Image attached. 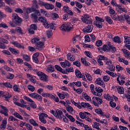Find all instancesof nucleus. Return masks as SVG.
<instances>
[{
    "instance_id": "nucleus-1",
    "label": "nucleus",
    "mask_w": 130,
    "mask_h": 130,
    "mask_svg": "<svg viewBox=\"0 0 130 130\" xmlns=\"http://www.w3.org/2000/svg\"><path fill=\"white\" fill-rule=\"evenodd\" d=\"M98 50H103V51H107V52H109V51H111L112 53H114L115 51H116V49L115 48V47L113 46V45H111V44L110 43L104 45L102 48H98Z\"/></svg>"
},
{
    "instance_id": "nucleus-2",
    "label": "nucleus",
    "mask_w": 130,
    "mask_h": 130,
    "mask_svg": "<svg viewBox=\"0 0 130 130\" xmlns=\"http://www.w3.org/2000/svg\"><path fill=\"white\" fill-rule=\"evenodd\" d=\"M95 19L96 21L93 22V25L94 26H96L98 28L102 29V28L103 27V23H102L105 21V19L99 16H95Z\"/></svg>"
},
{
    "instance_id": "nucleus-3",
    "label": "nucleus",
    "mask_w": 130,
    "mask_h": 130,
    "mask_svg": "<svg viewBox=\"0 0 130 130\" xmlns=\"http://www.w3.org/2000/svg\"><path fill=\"white\" fill-rule=\"evenodd\" d=\"M35 73H36V74L38 77H40L41 81H43L44 82H48V76L46 75L44 73L38 71V70H34Z\"/></svg>"
},
{
    "instance_id": "nucleus-4",
    "label": "nucleus",
    "mask_w": 130,
    "mask_h": 130,
    "mask_svg": "<svg viewBox=\"0 0 130 130\" xmlns=\"http://www.w3.org/2000/svg\"><path fill=\"white\" fill-rule=\"evenodd\" d=\"M73 25L71 23H65L63 24L60 27V29L62 31L66 32H70L73 29Z\"/></svg>"
},
{
    "instance_id": "nucleus-5",
    "label": "nucleus",
    "mask_w": 130,
    "mask_h": 130,
    "mask_svg": "<svg viewBox=\"0 0 130 130\" xmlns=\"http://www.w3.org/2000/svg\"><path fill=\"white\" fill-rule=\"evenodd\" d=\"M104 97L105 99H106V100H108L110 102V106L111 107H112V108H114L116 107V103L113 102V97L110 96L109 94H105L104 95Z\"/></svg>"
},
{
    "instance_id": "nucleus-6",
    "label": "nucleus",
    "mask_w": 130,
    "mask_h": 130,
    "mask_svg": "<svg viewBox=\"0 0 130 130\" xmlns=\"http://www.w3.org/2000/svg\"><path fill=\"white\" fill-rule=\"evenodd\" d=\"M92 99L93 101H92L91 103H92V104H93V105L96 107H99V105H101V104H102L103 103L102 99H100V98L93 96ZM94 100H95V101Z\"/></svg>"
},
{
    "instance_id": "nucleus-7",
    "label": "nucleus",
    "mask_w": 130,
    "mask_h": 130,
    "mask_svg": "<svg viewBox=\"0 0 130 130\" xmlns=\"http://www.w3.org/2000/svg\"><path fill=\"white\" fill-rule=\"evenodd\" d=\"M90 18L91 16H90V15L85 14L82 16L81 20L84 23H86L87 24H91L92 23V19Z\"/></svg>"
},
{
    "instance_id": "nucleus-8",
    "label": "nucleus",
    "mask_w": 130,
    "mask_h": 130,
    "mask_svg": "<svg viewBox=\"0 0 130 130\" xmlns=\"http://www.w3.org/2000/svg\"><path fill=\"white\" fill-rule=\"evenodd\" d=\"M13 22L16 24V25H18V26H20L21 25V23H22V18L21 17H19L18 14H14L12 16Z\"/></svg>"
},
{
    "instance_id": "nucleus-9",
    "label": "nucleus",
    "mask_w": 130,
    "mask_h": 130,
    "mask_svg": "<svg viewBox=\"0 0 130 130\" xmlns=\"http://www.w3.org/2000/svg\"><path fill=\"white\" fill-rule=\"evenodd\" d=\"M93 25H88L83 29L82 31L84 33H91L93 31Z\"/></svg>"
},
{
    "instance_id": "nucleus-10",
    "label": "nucleus",
    "mask_w": 130,
    "mask_h": 130,
    "mask_svg": "<svg viewBox=\"0 0 130 130\" xmlns=\"http://www.w3.org/2000/svg\"><path fill=\"white\" fill-rule=\"evenodd\" d=\"M62 11L65 12V13H67V14H68L70 16H74V12L70 10V7L68 6H63Z\"/></svg>"
},
{
    "instance_id": "nucleus-11",
    "label": "nucleus",
    "mask_w": 130,
    "mask_h": 130,
    "mask_svg": "<svg viewBox=\"0 0 130 130\" xmlns=\"http://www.w3.org/2000/svg\"><path fill=\"white\" fill-rule=\"evenodd\" d=\"M62 114H63V113L62 112L61 110L59 109H56V114H55V117L59 118V119L61 120V119H62Z\"/></svg>"
},
{
    "instance_id": "nucleus-12",
    "label": "nucleus",
    "mask_w": 130,
    "mask_h": 130,
    "mask_svg": "<svg viewBox=\"0 0 130 130\" xmlns=\"http://www.w3.org/2000/svg\"><path fill=\"white\" fill-rule=\"evenodd\" d=\"M0 109L2 110V114H4L5 116H9V114H8V112H9V109H8L7 107L3 105H0Z\"/></svg>"
},
{
    "instance_id": "nucleus-13",
    "label": "nucleus",
    "mask_w": 130,
    "mask_h": 130,
    "mask_svg": "<svg viewBox=\"0 0 130 130\" xmlns=\"http://www.w3.org/2000/svg\"><path fill=\"white\" fill-rule=\"evenodd\" d=\"M117 8H118V9L117 10V13H119V14H121L122 13H127V12L126 8H122L121 5H117Z\"/></svg>"
},
{
    "instance_id": "nucleus-14",
    "label": "nucleus",
    "mask_w": 130,
    "mask_h": 130,
    "mask_svg": "<svg viewBox=\"0 0 130 130\" xmlns=\"http://www.w3.org/2000/svg\"><path fill=\"white\" fill-rule=\"evenodd\" d=\"M34 13H35L31 14V18L34 19V20H37V19H38V17H37V16H41V14L40 13V11H39L37 9H35Z\"/></svg>"
},
{
    "instance_id": "nucleus-15",
    "label": "nucleus",
    "mask_w": 130,
    "mask_h": 130,
    "mask_svg": "<svg viewBox=\"0 0 130 130\" xmlns=\"http://www.w3.org/2000/svg\"><path fill=\"white\" fill-rule=\"evenodd\" d=\"M43 46H44V43L41 41L38 42L35 45L36 49H38V50H42L43 49Z\"/></svg>"
},
{
    "instance_id": "nucleus-16",
    "label": "nucleus",
    "mask_w": 130,
    "mask_h": 130,
    "mask_svg": "<svg viewBox=\"0 0 130 130\" xmlns=\"http://www.w3.org/2000/svg\"><path fill=\"white\" fill-rule=\"evenodd\" d=\"M79 115H80V118H81L82 119H85L87 115H88L89 117H91V114L87 112H81L80 113H79Z\"/></svg>"
},
{
    "instance_id": "nucleus-17",
    "label": "nucleus",
    "mask_w": 130,
    "mask_h": 130,
    "mask_svg": "<svg viewBox=\"0 0 130 130\" xmlns=\"http://www.w3.org/2000/svg\"><path fill=\"white\" fill-rule=\"evenodd\" d=\"M61 66L62 68H67V67H68V68H70L71 67V62L69 61L68 60H65L64 62H60Z\"/></svg>"
},
{
    "instance_id": "nucleus-18",
    "label": "nucleus",
    "mask_w": 130,
    "mask_h": 130,
    "mask_svg": "<svg viewBox=\"0 0 130 130\" xmlns=\"http://www.w3.org/2000/svg\"><path fill=\"white\" fill-rule=\"evenodd\" d=\"M11 43L15 46V47H17V48H22L24 49L25 47L24 46L21 45L20 43H19L17 41H13Z\"/></svg>"
},
{
    "instance_id": "nucleus-19",
    "label": "nucleus",
    "mask_w": 130,
    "mask_h": 130,
    "mask_svg": "<svg viewBox=\"0 0 130 130\" xmlns=\"http://www.w3.org/2000/svg\"><path fill=\"white\" fill-rule=\"evenodd\" d=\"M9 50L10 51L12 54H14V55H18V54H20V51L14 48L9 47Z\"/></svg>"
},
{
    "instance_id": "nucleus-20",
    "label": "nucleus",
    "mask_w": 130,
    "mask_h": 130,
    "mask_svg": "<svg viewBox=\"0 0 130 130\" xmlns=\"http://www.w3.org/2000/svg\"><path fill=\"white\" fill-rule=\"evenodd\" d=\"M75 73L76 77L78 78V79H82V78L84 77V73L82 74V73H81V71H80L78 69L75 70Z\"/></svg>"
},
{
    "instance_id": "nucleus-21",
    "label": "nucleus",
    "mask_w": 130,
    "mask_h": 130,
    "mask_svg": "<svg viewBox=\"0 0 130 130\" xmlns=\"http://www.w3.org/2000/svg\"><path fill=\"white\" fill-rule=\"evenodd\" d=\"M11 97H12V94H10L9 92H4L3 95V98H4L5 100L8 102L10 101V98H11Z\"/></svg>"
},
{
    "instance_id": "nucleus-22",
    "label": "nucleus",
    "mask_w": 130,
    "mask_h": 130,
    "mask_svg": "<svg viewBox=\"0 0 130 130\" xmlns=\"http://www.w3.org/2000/svg\"><path fill=\"white\" fill-rule=\"evenodd\" d=\"M54 67L55 68V69H56V71H57V72H60V73H62V74H67L64 70L62 69V68H61V67H60L59 65L56 64L54 66Z\"/></svg>"
},
{
    "instance_id": "nucleus-23",
    "label": "nucleus",
    "mask_w": 130,
    "mask_h": 130,
    "mask_svg": "<svg viewBox=\"0 0 130 130\" xmlns=\"http://www.w3.org/2000/svg\"><path fill=\"white\" fill-rule=\"evenodd\" d=\"M55 70L54 69V66L53 65H49L46 69V72L48 73H53Z\"/></svg>"
},
{
    "instance_id": "nucleus-24",
    "label": "nucleus",
    "mask_w": 130,
    "mask_h": 130,
    "mask_svg": "<svg viewBox=\"0 0 130 130\" xmlns=\"http://www.w3.org/2000/svg\"><path fill=\"white\" fill-rule=\"evenodd\" d=\"M44 7H45L46 10H53L54 9V6L53 5L48 3H45Z\"/></svg>"
},
{
    "instance_id": "nucleus-25",
    "label": "nucleus",
    "mask_w": 130,
    "mask_h": 130,
    "mask_svg": "<svg viewBox=\"0 0 130 130\" xmlns=\"http://www.w3.org/2000/svg\"><path fill=\"white\" fill-rule=\"evenodd\" d=\"M40 41V38L39 37H35L30 40L31 43H32V44H35V45H37V43H38V42Z\"/></svg>"
},
{
    "instance_id": "nucleus-26",
    "label": "nucleus",
    "mask_w": 130,
    "mask_h": 130,
    "mask_svg": "<svg viewBox=\"0 0 130 130\" xmlns=\"http://www.w3.org/2000/svg\"><path fill=\"white\" fill-rule=\"evenodd\" d=\"M71 102L73 105H75L76 107H77L79 108V109H82V106H81V103H77L75 102V101L73 99L71 100Z\"/></svg>"
},
{
    "instance_id": "nucleus-27",
    "label": "nucleus",
    "mask_w": 130,
    "mask_h": 130,
    "mask_svg": "<svg viewBox=\"0 0 130 130\" xmlns=\"http://www.w3.org/2000/svg\"><path fill=\"white\" fill-rule=\"evenodd\" d=\"M122 51L123 52V53H124L125 57H126L127 58H129L130 59L129 51L125 49H122Z\"/></svg>"
},
{
    "instance_id": "nucleus-28",
    "label": "nucleus",
    "mask_w": 130,
    "mask_h": 130,
    "mask_svg": "<svg viewBox=\"0 0 130 130\" xmlns=\"http://www.w3.org/2000/svg\"><path fill=\"white\" fill-rule=\"evenodd\" d=\"M106 22H107L109 25H112L113 24V20L111 19V17L108 16H106L105 17Z\"/></svg>"
},
{
    "instance_id": "nucleus-29",
    "label": "nucleus",
    "mask_w": 130,
    "mask_h": 130,
    "mask_svg": "<svg viewBox=\"0 0 130 130\" xmlns=\"http://www.w3.org/2000/svg\"><path fill=\"white\" fill-rule=\"evenodd\" d=\"M42 96H43V97H44L45 98H47L48 97V98H50V99H51V98L53 97V94L48 92L47 93L43 92L42 93Z\"/></svg>"
},
{
    "instance_id": "nucleus-30",
    "label": "nucleus",
    "mask_w": 130,
    "mask_h": 130,
    "mask_svg": "<svg viewBox=\"0 0 130 130\" xmlns=\"http://www.w3.org/2000/svg\"><path fill=\"white\" fill-rule=\"evenodd\" d=\"M32 7L34 8V9H35V10H38L39 9V6H38V2L37 0H33L32 2Z\"/></svg>"
},
{
    "instance_id": "nucleus-31",
    "label": "nucleus",
    "mask_w": 130,
    "mask_h": 130,
    "mask_svg": "<svg viewBox=\"0 0 130 130\" xmlns=\"http://www.w3.org/2000/svg\"><path fill=\"white\" fill-rule=\"evenodd\" d=\"M113 41L115 43H118V44H120V43H121L120 38H119L118 36L114 37L113 39Z\"/></svg>"
},
{
    "instance_id": "nucleus-32",
    "label": "nucleus",
    "mask_w": 130,
    "mask_h": 130,
    "mask_svg": "<svg viewBox=\"0 0 130 130\" xmlns=\"http://www.w3.org/2000/svg\"><path fill=\"white\" fill-rule=\"evenodd\" d=\"M65 115L67 116V117H68V118H69V119H70L71 121H72V122H75V121H76V119L74 118V117H73V116L69 115V113H66Z\"/></svg>"
},
{
    "instance_id": "nucleus-33",
    "label": "nucleus",
    "mask_w": 130,
    "mask_h": 130,
    "mask_svg": "<svg viewBox=\"0 0 130 130\" xmlns=\"http://www.w3.org/2000/svg\"><path fill=\"white\" fill-rule=\"evenodd\" d=\"M2 85L5 86L6 88H10V89L13 88V85L10 82H3Z\"/></svg>"
},
{
    "instance_id": "nucleus-34",
    "label": "nucleus",
    "mask_w": 130,
    "mask_h": 130,
    "mask_svg": "<svg viewBox=\"0 0 130 130\" xmlns=\"http://www.w3.org/2000/svg\"><path fill=\"white\" fill-rule=\"evenodd\" d=\"M66 110H67V111H68L69 113H72V112L74 111V108H73V107L70 105H67V106H66Z\"/></svg>"
},
{
    "instance_id": "nucleus-35",
    "label": "nucleus",
    "mask_w": 130,
    "mask_h": 130,
    "mask_svg": "<svg viewBox=\"0 0 130 130\" xmlns=\"http://www.w3.org/2000/svg\"><path fill=\"white\" fill-rule=\"evenodd\" d=\"M117 91H118V93L120 94H123V93H124L123 87L122 86H118Z\"/></svg>"
},
{
    "instance_id": "nucleus-36",
    "label": "nucleus",
    "mask_w": 130,
    "mask_h": 130,
    "mask_svg": "<svg viewBox=\"0 0 130 130\" xmlns=\"http://www.w3.org/2000/svg\"><path fill=\"white\" fill-rule=\"evenodd\" d=\"M3 69H4V70H6V71H7V72H11V73H14V71L13 70V69L9 67L7 65L3 66Z\"/></svg>"
},
{
    "instance_id": "nucleus-37",
    "label": "nucleus",
    "mask_w": 130,
    "mask_h": 130,
    "mask_svg": "<svg viewBox=\"0 0 130 130\" xmlns=\"http://www.w3.org/2000/svg\"><path fill=\"white\" fill-rule=\"evenodd\" d=\"M35 11V8H33L32 6L31 7H28L26 9V13L27 14H30L31 13L34 12Z\"/></svg>"
},
{
    "instance_id": "nucleus-38",
    "label": "nucleus",
    "mask_w": 130,
    "mask_h": 130,
    "mask_svg": "<svg viewBox=\"0 0 130 130\" xmlns=\"http://www.w3.org/2000/svg\"><path fill=\"white\" fill-rule=\"evenodd\" d=\"M13 115L15 116V117H16V118L23 120V117L22 116H21V115H20V114H19V113L15 112L14 113Z\"/></svg>"
},
{
    "instance_id": "nucleus-39",
    "label": "nucleus",
    "mask_w": 130,
    "mask_h": 130,
    "mask_svg": "<svg viewBox=\"0 0 130 130\" xmlns=\"http://www.w3.org/2000/svg\"><path fill=\"white\" fill-rule=\"evenodd\" d=\"M123 17H124V20H125L126 22H127V23L130 25L129 16L127 14H124Z\"/></svg>"
},
{
    "instance_id": "nucleus-40",
    "label": "nucleus",
    "mask_w": 130,
    "mask_h": 130,
    "mask_svg": "<svg viewBox=\"0 0 130 130\" xmlns=\"http://www.w3.org/2000/svg\"><path fill=\"white\" fill-rule=\"evenodd\" d=\"M29 122L34 126H39V124L37 123L36 121L34 119H29Z\"/></svg>"
},
{
    "instance_id": "nucleus-41",
    "label": "nucleus",
    "mask_w": 130,
    "mask_h": 130,
    "mask_svg": "<svg viewBox=\"0 0 130 130\" xmlns=\"http://www.w3.org/2000/svg\"><path fill=\"white\" fill-rule=\"evenodd\" d=\"M95 113H97V114H100V115H103V113H104V112L102 111V110L101 108L96 109L95 110Z\"/></svg>"
},
{
    "instance_id": "nucleus-42",
    "label": "nucleus",
    "mask_w": 130,
    "mask_h": 130,
    "mask_svg": "<svg viewBox=\"0 0 130 130\" xmlns=\"http://www.w3.org/2000/svg\"><path fill=\"white\" fill-rule=\"evenodd\" d=\"M23 59L25 60V61H30V56L27 54H24L22 55Z\"/></svg>"
},
{
    "instance_id": "nucleus-43",
    "label": "nucleus",
    "mask_w": 130,
    "mask_h": 130,
    "mask_svg": "<svg viewBox=\"0 0 130 130\" xmlns=\"http://www.w3.org/2000/svg\"><path fill=\"white\" fill-rule=\"evenodd\" d=\"M73 89L74 91L77 92L78 94H82V92H83V88H78L76 89L75 87H73Z\"/></svg>"
},
{
    "instance_id": "nucleus-44",
    "label": "nucleus",
    "mask_w": 130,
    "mask_h": 130,
    "mask_svg": "<svg viewBox=\"0 0 130 130\" xmlns=\"http://www.w3.org/2000/svg\"><path fill=\"white\" fill-rule=\"evenodd\" d=\"M15 75L12 73H8V75L6 76V79L8 80H13Z\"/></svg>"
},
{
    "instance_id": "nucleus-45",
    "label": "nucleus",
    "mask_w": 130,
    "mask_h": 130,
    "mask_svg": "<svg viewBox=\"0 0 130 130\" xmlns=\"http://www.w3.org/2000/svg\"><path fill=\"white\" fill-rule=\"evenodd\" d=\"M108 7L109 8V12L110 15H115V11L113 9H112V7L111 6H108Z\"/></svg>"
},
{
    "instance_id": "nucleus-46",
    "label": "nucleus",
    "mask_w": 130,
    "mask_h": 130,
    "mask_svg": "<svg viewBox=\"0 0 130 130\" xmlns=\"http://www.w3.org/2000/svg\"><path fill=\"white\" fill-rule=\"evenodd\" d=\"M106 73L108 74L109 75V76H111V77H113V78H114L115 76H116V74H114V73L111 72L108 70L106 71Z\"/></svg>"
},
{
    "instance_id": "nucleus-47",
    "label": "nucleus",
    "mask_w": 130,
    "mask_h": 130,
    "mask_svg": "<svg viewBox=\"0 0 130 130\" xmlns=\"http://www.w3.org/2000/svg\"><path fill=\"white\" fill-rule=\"evenodd\" d=\"M124 43H126V44H129L130 43V37L127 36H124Z\"/></svg>"
},
{
    "instance_id": "nucleus-48",
    "label": "nucleus",
    "mask_w": 130,
    "mask_h": 130,
    "mask_svg": "<svg viewBox=\"0 0 130 130\" xmlns=\"http://www.w3.org/2000/svg\"><path fill=\"white\" fill-rule=\"evenodd\" d=\"M5 2L7 5L12 6V5H14V4H15V0H5Z\"/></svg>"
},
{
    "instance_id": "nucleus-49",
    "label": "nucleus",
    "mask_w": 130,
    "mask_h": 130,
    "mask_svg": "<svg viewBox=\"0 0 130 130\" xmlns=\"http://www.w3.org/2000/svg\"><path fill=\"white\" fill-rule=\"evenodd\" d=\"M29 105L33 109H36L37 108V105L35 103V102L33 101L32 103L29 104Z\"/></svg>"
},
{
    "instance_id": "nucleus-50",
    "label": "nucleus",
    "mask_w": 130,
    "mask_h": 130,
    "mask_svg": "<svg viewBox=\"0 0 130 130\" xmlns=\"http://www.w3.org/2000/svg\"><path fill=\"white\" fill-rule=\"evenodd\" d=\"M5 10L7 12V13H12V12H13V10L12 9V8H10L9 6H5Z\"/></svg>"
},
{
    "instance_id": "nucleus-51",
    "label": "nucleus",
    "mask_w": 130,
    "mask_h": 130,
    "mask_svg": "<svg viewBox=\"0 0 130 130\" xmlns=\"http://www.w3.org/2000/svg\"><path fill=\"white\" fill-rule=\"evenodd\" d=\"M13 90L15 92H17V93H20V88L18 87V85L15 84L13 86Z\"/></svg>"
},
{
    "instance_id": "nucleus-52",
    "label": "nucleus",
    "mask_w": 130,
    "mask_h": 130,
    "mask_svg": "<svg viewBox=\"0 0 130 130\" xmlns=\"http://www.w3.org/2000/svg\"><path fill=\"white\" fill-rule=\"evenodd\" d=\"M127 93L125 94V97L127 99L128 102H130V90H127Z\"/></svg>"
},
{
    "instance_id": "nucleus-53",
    "label": "nucleus",
    "mask_w": 130,
    "mask_h": 130,
    "mask_svg": "<svg viewBox=\"0 0 130 130\" xmlns=\"http://www.w3.org/2000/svg\"><path fill=\"white\" fill-rule=\"evenodd\" d=\"M73 66H76L77 68H81V62L77 60L73 62Z\"/></svg>"
},
{
    "instance_id": "nucleus-54",
    "label": "nucleus",
    "mask_w": 130,
    "mask_h": 130,
    "mask_svg": "<svg viewBox=\"0 0 130 130\" xmlns=\"http://www.w3.org/2000/svg\"><path fill=\"white\" fill-rule=\"evenodd\" d=\"M27 89L29 91H31V92H34V91H35V87L31 85H28L27 86Z\"/></svg>"
},
{
    "instance_id": "nucleus-55",
    "label": "nucleus",
    "mask_w": 130,
    "mask_h": 130,
    "mask_svg": "<svg viewBox=\"0 0 130 130\" xmlns=\"http://www.w3.org/2000/svg\"><path fill=\"white\" fill-rule=\"evenodd\" d=\"M16 61L17 64H23V63H24V60L20 58H17L16 59Z\"/></svg>"
},
{
    "instance_id": "nucleus-56",
    "label": "nucleus",
    "mask_w": 130,
    "mask_h": 130,
    "mask_svg": "<svg viewBox=\"0 0 130 130\" xmlns=\"http://www.w3.org/2000/svg\"><path fill=\"white\" fill-rule=\"evenodd\" d=\"M57 95L58 96L59 98L61 99V100H63L64 99V94L63 93H60V92H57Z\"/></svg>"
},
{
    "instance_id": "nucleus-57",
    "label": "nucleus",
    "mask_w": 130,
    "mask_h": 130,
    "mask_svg": "<svg viewBox=\"0 0 130 130\" xmlns=\"http://www.w3.org/2000/svg\"><path fill=\"white\" fill-rule=\"evenodd\" d=\"M15 12L16 13H18V14H23L24 13V11H23V10L20 8H17L15 10Z\"/></svg>"
},
{
    "instance_id": "nucleus-58",
    "label": "nucleus",
    "mask_w": 130,
    "mask_h": 130,
    "mask_svg": "<svg viewBox=\"0 0 130 130\" xmlns=\"http://www.w3.org/2000/svg\"><path fill=\"white\" fill-rule=\"evenodd\" d=\"M35 99H36L37 100H38V101H39L40 102H42V99H43V98H42L41 95L37 94Z\"/></svg>"
},
{
    "instance_id": "nucleus-59",
    "label": "nucleus",
    "mask_w": 130,
    "mask_h": 130,
    "mask_svg": "<svg viewBox=\"0 0 130 130\" xmlns=\"http://www.w3.org/2000/svg\"><path fill=\"white\" fill-rule=\"evenodd\" d=\"M16 31L17 32V33H19L21 35H22L23 34V30L20 27H17L16 28Z\"/></svg>"
},
{
    "instance_id": "nucleus-60",
    "label": "nucleus",
    "mask_w": 130,
    "mask_h": 130,
    "mask_svg": "<svg viewBox=\"0 0 130 130\" xmlns=\"http://www.w3.org/2000/svg\"><path fill=\"white\" fill-rule=\"evenodd\" d=\"M75 5L78 9H82L83 8V5L78 1H75Z\"/></svg>"
},
{
    "instance_id": "nucleus-61",
    "label": "nucleus",
    "mask_w": 130,
    "mask_h": 130,
    "mask_svg": "<svg viewBox=\"0 0 130 130\" xmlns=\"http://www.w3.org/2000/svg\"><path fill=\"white\" fill-rule=\"evenodd\" d=\"M39 21H40V22H42L43 24L45 22H46V18L41 16L39 18Z\"/></svg>"
},
{
    "instance_id": "nucleus-62",
    "label": "nucleus",
    "mask_w": 130,
    "mask_h": 130,
    "mask_svg": "<svg viewBox=\"0 0 130 130\" xmlns=\"http://www.w3.org/2000/svg\"><path fill=\"white\" fill-rule=\"evenodd\" d=\"M104 82H108L110 80V77L108 75H105L103 78Z\"/></svg>"
},
{
    "instance_id": "nucleus-63",
    "label": "nucleus",
    "mask_w": 130,
    "mask_h": 130,
    "mask_svg": "<svg viewBox=\"0 0 130 130\" xmlns=\"http://www.w3.org/2000/svg\"><path fill=\"white\" fill-rule=\"evenodd\" d=\"M85 75L86 76V77L88 81H92V76H91V75L90 74H89L87 72H85Z\"/></svg>"
},
{
    "instance_id": "nucleus-64",
    "label": "nucleus",
    "mask_w": 130,
    "mask_h": 130,
    "mask_svg": "<svg viewBox=\"0 0 130 130\" xmlns=\"http://www.w3.org/2000/svg\"><path fill=\"white\" fill-rule=\"evenodd\" d=\"M30 28L35 31L36 30H37V24H32L30 25Z\"/></svg>"
}]
</instances>
